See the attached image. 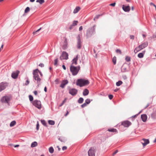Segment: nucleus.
Segmentation results:
<instances>
[{
	"instance_id": "f257e3e1",
	"label": "nucleus",
	"mask_w": 156,
	"mask_h": 156,
	"mask_svg": "<svg viewBox=\"0 0 156 156\" xmlns=\"http://www.w3.org/2000/svg\"><path fill=\"white\" fill-rule=\"evenodd\" d=\"M90 82L88 80L80 79H78L76 82V84L80 87L88 85Z\"/></svg>"
},
{
	"instance_id": "f03ea898",
	"label": "nucleus",
	"mask_w": 156,
	"mask_h": 156,
	"mask_svg": "<svg viewBox=\"0 0 156 156\" xmlns=\"http://www.w3.org/2000/svg\"><path fill=\"white\" fill-rule=\"evenodd\" d=\"M38 72H39L38 69H36L34 70L33 72L34 77L35 80H37V83H38V86L41 80V79L39 77L38 74Z\"/></svg>"
},
{
	"instance_id": "7ed1b4c3",
	"label": "nucleus",
	"mask_w": 156,
	"mask_h": 156,
	"mask_svg": "<svg viewBox=\"0 0 156 156\" xmlns=\"http://www.w3.org/2000/svg\"><path fill=\"white\" fill-rule=\"evenodd\" d=\"M70 70L73 75H76L78 73L80 69V67H75L71 66L70 67Z\"/></svg>"
},
{
	"instance_id": "20e7f679",
	"label": "nucleus",
	"mask_w": 156,
	"mask_h": 156,
	"mask_svg": "<svg viewBox=\"0 0 156 156\" xmlns=\"http://www.w3.org/2000/svg\"><path fill=\"white\" fill-rule=\"evenodd\" d=\"M11 99V97L10 95H5L2 98L0 101L2 103L9 104Z\"/></svg>"
},
{
	"instance_id": "39448f33",
	"label": "nucleus",
	"mask_w": 156,
	"mask_h": 156,
	"mask_svg": "<svg viewBox=\"0 0 156 156\" xmlns=\"http://www.w3.org/2000/svg\"><path fill=\"white\" fill-rule=\"evenodd\" d=\"M96 26L95 25H94L93 27L88 30L86 34L87 37H89L91 36L95 32Z\"/></svg>"
},
{
	"instance_id": "423d86ee",
	"label": "nucleus",
	"mask_w": 156,
	"mask_h": 156,
	"mask_svg": "<svg viewBox=\"0 0 156 156\" xmlns=\"http://www.w3.org/2000/svg\"><path fill=\"white\" fill-rule=\"evenodd\" d=\"M33 104L36 107L39 109L41 108V102L39 101L35 100L32 102Z\"/></svg>"
},
{
	"instance_id": "0eeeda50",
	"label": "nucleus",
	"mask_w": 156,
	"mask_h": 156,
	"mask_svg": "<svg viewBox=\"0 0 156 156\" xmlns=\"http://www.w3.org/2000/svg\"><path fill=\"white\" fill-rule=\"evenodd\" d=\"M95 149L93 147H91L88 151L89 156H95Z\"/></svg>"
},
{
	"instance_id": "6e6552de",
	"label": "nucleus",
	"mask_w": 156,
	"mask_h": 156,
	"mask_svg": "<svg viewBox=\"0 0 156 156\" xmlns=\"http://www.w3.org/2000/svg\"><path fill=\"white\" fill-rule=\"evenodd\" d=\"M61 60H67L68 58V54L65 51H63L60 57Z\"/></svg>"
},
{
	"instance_id": "1a4fd4ad",
	"label": "nucleus",
	"mask_w": 156,
	"mask_h": 156,
	"mask_svg": "<svg viewBox=\"0 0 156 156\" xmlns=\"http://www.w3.org/2000/svg\"><path fill=\"white\" fill-rule=\"evenodd\" d=\"M141 143L142 144L143 146L144 147L147 145L149 144V141L148 139H143L141 140Z\"/></svg>"
},
{
	"instance_id": "9d476101",
	"label": "nucleus",
	"mask_w": 156,
	"mask_h": 156,
	"mask_svg": "<svg viewBox=\"0 0 156 156\" xmlns=\"http://www.w3.org/2000/svg\"><path fill=\"white\" fill-rule=\"evenodd\" d=\"M7 83H6L2 82L0 83V92L5 89L7 86Z\"/></svg>"
},
{
	"instance_id": "9b49d317",
	"label": "nucleus",
	"mask_w": 156,
	"mask_h": 156,
	"mask_svg": "<svg viewBox=\"0 0 156 156\" xmlns=\"http://www.w3.org/2000/svg\"><path fill=\"white\" fill-rule=\"evenodd\" d=\"M131 122L128 121H124L122 122V125L124 127H127L131 125Z\"/></svg>"
},
{
	"instance_id": "f8f14e48",
	"label": "nucleus",
	"mask_w": 156,
	"mask_h": 156,
	"mask_svg": "<svg viewBox=\"0 0 156 156\" xmlns=\"http://www.w3.org/2000/svg\"><path fill=\"white\" fill-rule=\"evenodd\" d=\"M19 73L20 71L18 70H17L16 72H13L11 75L12 77L15 79L17 78Z\"/></svg>"
},
{
	"instance_id": "ddd939ff",
	"label": "nucleus",
	"mask_w": 156,
	"mask_h": 156,
	"mask_svg": "<svg viewBox=\"0 0 156 156\" xmlns=\"http://www.w3.org/2000/svg\"><path fill=\"white\" fill-rule=\"evenodd\" d=\"M122 9L123 10L126 12H129L130 10V7L129 5L125 6L123 5L122 6Z\"/></svg>"
},
{
	"instance_id": "4468645a",
	"label": "nucleus",
	"mask_w": 156,
	"mask_h": 156,
	"mask_svg": "<svg viewBox=\"0 0 156 156\" xmlns=\"http://www.w3.org/2000/svg\"><path fill=\"white\" fill-rule=\"evenodd\" d=\"M77 90L75 89H72L69 90V93L72 95H75L77 94Z\"/></svg>"
},
{
	"instance_id": "2eb2a0df",
	"label": "nucleus",
	"mask_w": 156,
	"mask_h": 156,
	"mask_svg": "<svg viewBox=\"0 0 156 156\" xmlns=\"http://www.w3.org/2000/svg\"><path fill=\"white\" fill-rule=\"evenodd\" d=\"M77 48L78 49H80L81 46V42L80 39V37H79V36H78L77 37Z\"/></svg>"
},
{
	"instance_id": "dca6fc26",
	"label": "nucleus",
	"mask_w": 156,
	"mask_h": 156,
	"mask_svg": "<svg viewBox=\"0 0 156 156\" xmlns=\"http://www.w3.org/2000/svg\"><path fill=\"white\" fill-rule=\"evenodd\" d=\"M68 83V81L67 80H63L60 85V87L63 88Z\"/></svg>"
},
{
	"instance_id": "f3484780",
	"label": "nucleus",
	"mask_w": 156,
	"mask_h": 156,
	"mask_svg": "<svg viewBox=\"0 0 156 156\" xmlns=\"http://www.w3.org/2000/svg\"><path fill=\"white\" fill-rule=\"evenodd\" d=\"M148 45V43L147 42H144L140 45V46L141 48L142 49L146 47Z\"/></svg>"
},
{
	"instance_id": "a211bd4d",
	"label": "nucleus",
	"mask_w": 156,
	"mask_h": 156,
	"mask_svg": "<svg viewBox=\"0 0 156 156\" xmlns=\"http://www.w3.org/2000/svg\"><path fill=\"white\" fill-rule=\"evenodd\" d=\"M67 44L68 42L66 38L64 42V44L63 45L62 47L63 49H65L66 48V47H67Z\"/></svg>"
},
{
	"instance_id": "6ab92c4d",
	"label": "nucleus",
	"mask_w": 156,
	"mask_h": 156,
	"mask_svg": "<svg viewBox=\"0 0 156 156\" xmlns=\"http://www.w3.org/2000/svg\"><path fill=\"white\" fill-rule=\"evenodd\" d=\"M142 49H141V48L140 47V45L138 47H136L135 49L134 50V52L136 53L138 52V51L141 50Z\"/></svg>"
},
{
	"instance_id": "aec40b11",
	"label": "nucleus",
	"mask_w": 156,
	"mask_h": 156,
	"mask_svg": "<svg viewBox=\"0 0 156 156\" xmlns=\"http://www.w3.org/2000/svg\"><path fill=\"white\" fill-rule=\"evenodd\" d=\"M89 93V90L87 89H85L83 92V95L84 96L87 95Z\"/></svg>"
},
{
	"instance_id": "412c9836",
	"label": "nucleus",
	"mask_w": 156,
	"mask_h": 156,
	"mask_svg": "<svg viewBox=\"0 0 156 156\" xmlns=\"http://www.w3.org/2000/svg\"><path fill=\"white\" fill-rule=\"evenodd\" d=\"M145 51H143L142 53H140L138 55V57L139 58H142L143 57Z\"/></svg>"
},
{
	"instance_id": "4be33fe9",
	"label": "nucleus",
	"mask_w": 156,
	"mask_h": 156,
	"mask_svg": "<svg viewBox=\"0 0 156 156\" xmlns=\"http://www.w3.org/2000/svg\"><path fill=\"white\" fill-rule=\"evenodd\" d=\"M80 9V8L79 7H76L74 10L73 13H77Z\"/></svg>"
},
{
	"instance_id": "5701e85b",
	"label": "nucleus",
	"mask_w": 156,
	"mask_h": 156,
	"mask_svg": "<svg viewBox=\"0 0 156 156\" xmlns=\"http://www.w3.org/2000/svg\"><path fill=\"white\" fill-rule=\"evenodd\" d=\"M108 131L110 132H117L116 129L114 128L109 129H108Z\"/></svg>"
},
{
	"instance_id": "b1692460",
	"label": "nucleus",
	"mask_w": 156,
	"mask_h": 156,
	"mask_svg": "<svg viewBox=\"0 0 156 156\" xmlns=\"http://www.w3.org/2000/svg\"><path fill=\"white\" fill-rule=\"evenodd\" d=\"M37 145V143L36 141H34V142H33L31 144V147H34L36 146Z\"/></svg>"
},
{
	"instance_id": "393cba45",
	"label": "nucleus",
	"mask_w": 156,
	"mask_h": 156,
	"mask_svg": "<svg viewBox=\"0 0 156 156\" xmlns=\"http://www.w3.org/2000/svg\"><path fill=\"white\" fill-rule=\"evenodd\" d=\"M49 151L51 153H53L54 151V150L53 147H49Z\"/></svg>"
},
{
	"instance_id": "a878e982",
	"label": "nucleus",
	"mask_w": 156,
	"mask_h": 156,
	"mask_svg": "<svg viewBox=\"0 0 156 156\" xmlns=\"http://www.w3.org/2000/svg\"><path fill=\"white\" fill-rule=\"evenodd\" d=\"M48 123L51 125H53L55 124V122L54 121L49 120L48 121Z\"/></svg>"
},
{
	"instance_id": "bb28decb",
	"label": "nucleus",
	"mask_w": 156,
	"mask_h": 156,
	"mask_svg": "<svg viewBox=\"0 0 156 156\" xmlns=\"http://www.w3.org/2000/svg\"><path fill=\"white\" fill-rule=\"evenodd\" d=\"M16 124V122L15 121H12L10 125V126L11 127H12L14 126Z\"/></svg>"
},
{
	"instance_id": "cd10ccee",
	"label": "nucleus",
	"mask_w": 156,
	"mask_h": 156,
	"mask_svg": "<svg viewBox=\"0 0 156 156\" xmlns=\"http://www.w3.org/2000/svg\"><path fill=\"white\" fill-rule=\"evenodd\" d=\"M83 98H80L78 100V102L79 103L81 104L83 102Z\"/></svg>"
},
{
	"instance_id": "c85d7f7f",
	"label": "nucleus",
	"mask_w": 156,
	"mask_h": 156,
	"mask_svg": "<svg viewBox=\"0 0 156 156\" xmlns=\"http://www.w3.org/2000/svg\"><path fill=\"white\" fill-rule=\"evenodd\" d=\"M122 83V81H119L116 83V85L117 86H119L121 85Z\"/></svg>"
},
{
	"instance_id": "c756f323",
	"label": "nucleus",
	"mask_w": 156,
	"mask_h": 156,
	"mask_svg": "<svg viewBox=\"0 0 156 156\" xmlns=\"http://www.w3.org/2000/svg\"><path fill=\"white\" fill-rule=\"evenodd\" d=\"M116 57L114 56L112 58V62L114 65L116 63Z\"/></svg>"
},
{
	"instance_id": "7c9ffc66",
	"label": "nucleus",
	"mask_w": 156,
	"mask_h": 156,
	"mask_svg": "<svg viewBox=\"0 0 156 156\" xmlns=\"http://www.w3.org/2000/svg\"><path fill=\"white\" fill-rule=\"evenodd\" d=\"M78 23V22L77 21H73V23L72 25L73 27L77 25Z\"/></svg>"
},
{
	"instance_id": "2f4dec72",
	"label": "nucleus",
	"mask_w": 156,
	"mask_h": 156,
	"mask_svg": "<svg viewBox=\"0 0 156 156\" xmlns=\"http://www.w3.org/2000/svg\"><path fill=\"white\" fill-rule=\"evenodd\" d=\"M125 60L127 62H129L130 61V58L128 56H126L125 58Z\"/></svg>"
},
{
	"instance_id": "473e14b6",
	"label": "nucleus",
	"mask_w": 156,
	"mask_h": 156,
	"mask_svg": "<svg viewBox=\"0 0 156 156\" xmlns=\"http://www.w3.org/2000/svg\"><path fill=\"white\" fill-rule=\"evenodd\" d=\"M36 2H39L40 4H42L44 2V0H37Z\"/></svg>"
},
{
	"instance_id": "72a5a7b5",
	"label": "nucleus",
	"mask_w": 156,
	"mask_h": 156,
	"mask_svg": "<svg viewBox=\"0 0 156 156\" xmlns=\"http://www.w3.org/2000/svg\"><path fill=\"white\" fill-rule=\"evenodd\" d=\"M41 122L42 124L44 125V126H46V122L44 120H41Z\"/></svg>"
},
{
	"instance_id": "f704fd0d",
	"label": "nucleus",
	"mask_w": 156,
	"mask_h": 156,
	"mask_svg": "<svg viewBox=\"0 0 156 156\" xmlns=\"http://www.w3.org/2000/svg\"><path fill=\"white\" fill-rule=\"evenodd\" d=\"M30 10V9L29 7H27L26 8L25 10V13H27L29 12Z\"/></svg>"
},
{
	"instance_id": "c9c22d12",
	"label": "nucleus",
	"mask_w": 156,
	"mask_h": 156,
	"mask_svg": "<svg viewBox=\"0 0 156 156\" xmlns=\"http://www.w3.org/2000/svg\"><path fill=\"white\" fill-rule=\"evenodd\" d=\"M77 61L76 60L73 59V62L72 64H74L75 65H76L77 64Z\"/></svg>"
},
{
	"instance_id": "e433bc0d",
	"label": "nucleus",
	"mask_w": 156,
	"mask_h": 156,
	"mask_svg": "<svg viewBox=\"0 0 156 156\" xmlns=\"http://www.w3.org/2000/svg\"><path fill=\"white\" fill-rule=\"evenodd\" d=\"M90 102V100L89 99H87L85 100V103H87V104H89Z\"/></svg>"
},
{
	"instance_id": "4c0bfd02",
	"label": "nucleus",
	"mask_w": 156,
	"mask_h": 156,
	"mask_svg": "<svg viewBox=\"0 0 156 156\" xmlns=\"http://www.w3.org/2000/svg\"><path fill=\"white\" fill-rule=\"evenodd\" d=\"M147 118H140V119L144 122H145L147 120Z\"/></svg>"
},
{
	"instance_id": "58836bf2",
	"label": "nucleus",
	"mask_w": 156,
	"mask_h": 156,
	"mask_svg": "<svg viewBox=\"0 0 156 156\" xmlns=\"http://www.w3.org/2000/svg\"><path fill=\"white\" fill-rule=\"evenodd\" d=\"M29 100L30 101H33V97L32 95H29Z\"/></svg>"
},
{
	"instance_id": "ea45409f",
	"label": "nucleus",
	"mask_w": 156,
	"mask_h": 156,
	"mask_svg": "<svg viewBox=\"0 0 156 156\" xmlns=\"http://www.w3.org/2000/svg\"><path fill=\"white\" fill-rule=\"evenodd\" d=\"M115 51L117 53H119L120 54H122V52L120 49H117Z\"/></svg>"
},
{
	"instance_id": "a19ab883",
	"label": "nucleus",
	"mask_w": 156,
	"mask_h": 156,
	"mask_svg": "<svg viewBox=\"0 0 156 156\" xmlns=\"http://www.w3.org/2000/svg\"><path fill=\"white\" fill-rule=\"evenodd\" d=\"M39 122L38 121H37V124L36 125V129L37 130H38L39 129Z\"/></svg>"
},
{
	"instance_id": "79ce46f5",
	"label": "nucleus",
	"mask_w": 156,
	"mask_h": 156,
	"mask_svg": "<svg viewBox=\"0 0 156 156\" xmlns=\"http://www.w3.org/2000/svg\"><path fill=\"white\" fill-rule=\"evenodd\" d=\"M41 28H40V29H38V30H36V31L35 32H34L33 33V34L34 35H35L36 34H37V33L41 29Z\"/></svg>"
},
{
	"instance_id": "37998d69",
	"label": "nucleus",
	"mask_w": 156,
	"mask_h": 156,
	"mask_svg": "<svg viewBox=\"0 0 156 156\" xmlns=\"http://www.w3.org/2000/svg\"><path fill=\"white\" fill-rule=\"evenodd\" d=\"M58 62V59L56 58L55 60L54 65H56Z\"/></svg>"
},
{
	"instance_id": "c03bdc74",
	"label": "nucleus",
	"mask_w": 156,
	"mask_h": 156,
	"mask_svg": "<svg viewBox=\"0 0 156 156\" xmlns=\"http://www.w3.org/2000/svg\"><path fill=\"white\" fill-rule=\"evenodd\" d=\"M79 55H76V57L74 58L73 59L76 60L77 61V60L78 59V58H79Z\"/></svg>"
},
{
	"instance_id": "a18cd8bd",
	"label": "nucleus",
	"mask_w": 156,
	"mask_h": 156,
	"mask_svg": "<svg viewBox=\"0 0 156 156\" xmlns=\"http://www.w3.org/2000/svg\"><path fill=\"white\" fill-rule=\"evenodd\" d=\"M87 103H84V104H82L81 105V106L82 108H84V107H85V106H86L87 105Z\"/></svg>"
},
{
	"instance_id": "49530a36",
	"label": "nucleus",
	"mask_w": 156,
	"mask_h": 156,
	"mask_svg": "<svg viewBox=\"0 0 156 156\" xmlns=\"http://www.w3.org/2000/svg\"><path fill=\"white\" fill-rule=\"evenodd\" d=\"M29 82H29V80H28V79H27V80L26 81V83H25V85H28L29 84Z\"/></svg>"
},
{
	"instance_id": "de8ad7c7",
	"label": "nucleus",
	"mask_w": 156,
	"mask_h": 156,
	"mask_svg": "<svg viewBox=\"0 0 156 156\" xmlns=\"http://www.w3.org/2000/svg\"><path fill=\"white\" fill-rule=\"evenodd\" d=\"M100 15H97L94 18V20H95V19H98L99 17H100Z\"/></svg>"
},
{
	"instance_id": "09e8293b",
	"label": "nucleus",
	"mask_w": 156,
	"mask_h": 156,
	"mask_svg": "<svg viewBox=\"0 0 156 156\" xmlns=\"http://www.w3.org/2000/svg\"><path fill=\"white\" fill-rule=\"evenodd\" d=\"M110 99L111 100L113 98V96L112 95H109L108 96Z\"/></svg>"
},
{
	"instance_id": "8fccbe9b",
	"label": "nucleus",
	"mask_w": 156,
	"mask_h": 156,
	"mask_svg": "<svg viewBox=\"0 0 156 156\" xmlns=\"http://www.w3.org/2000/svg\"><path fill=\"white\" fill-rule=\"evenodd\" d=\"M116 3L114 2V3H111L110 4V5L112 6H115V5Z\"/></svg>"
},
{
	"instance_id": "3c124183",
	"label": "nucleus",
	"mask_w": 156,
	"mask_h": 156,
	"mask_svg": "<svg viewBox=\"0 0 156 156\" xmlns=\"http://www.w3.org/2000/svg\"><path fill=\"white\" fill-rule=\"evenodd\" d=\"M39 66L41 67H43L44 66V64H43V63H40L39 64Z\"/></svg>"
},
{
	"instance_id": "603ef678",
	"label": "nucleus",
	"mask_w": 156,
	"mask_h": 156,
	"mask_svg": "<svg viewBox=\"0 0 156 156\" xmlns=\"http://www.w3.org/2000/svg\"><path fill=\"white\" fill-rule=\"evenodd\" d=\"M67 147L66 146H64L62 147V149L63 150H64L67 149Z\"/></svg>"
},
{
	"instance_id": "864d4df0",
	"label": "nucleus",
	"mask_w": 156,
	"mask_h": 156,
	"mask_svg": "<svg viewBox=\"0 0 156 156\" xmlns=\"http://www.w3.org/2000/svg\"><path fill=\"white\" fill-rule=\"evenodd\" d=\"M141 117H147V115L146 114H143L141 115Z\"/></svg>"
},
{
	"instance_id": "5fc2aeb1",
	"label": "nucleus",
	"mask_w": 156,
	"mask_h": 156,
	"mask_svg": "<svg viewBox=\"0 0 156 156\" xmlns=\"http://www.w3.org/2000/svg\"><path fill=\"white\" fill-rule=\"evenodd\" d=\"M130 37L131 39L133 40L134 39V36L133 35H130Z\"/></svg>"
},
{
	"instance_id": "6e6d98bb",
	"label": "nucleus",
	"mask_w": 156,
	"mask_h": 156,
	"mask_svg": "<svg viewBox=\"0 0 156 156\" xmlns=\"http://www.w3.org/2000/svg\"><path fill=\"white\" fill-rule=\"evenodd\" d=\"M34 93L36 95H37V92L36 90L34 91Z\"/></svg>"
},
{
	"instance_id": "4d7b16f0",
	"label": "nucleus",
	"mask_w": 156,
	"mask_h": 156,
	"mask_svg": "<svg viewBox=\"0 0 156 156\" xmlns=\"http://www.w3.org/2000/svg\"><path fill=\"white\" fill-rule=\"evenodd\" d=\"M150 5H152L154 7L156 6V5L152 2L150 3Z\"/></svg>"
},
{
	"instance_id": "13d9d810",
	"label": "nucleus",
	"mask_w": 156,
	"mask_h": 156,
	"mask_svg": "<svg viewBox=\"0 0 156 156\" xmlns=\"http://www.w3.org/2000/svg\"><path fill=\"white\" fill-rule=\"evenodd\" d=\"M83 29V27L82 26H81L80 27V28H79V31H80L81 30H82Z\"/></svg>"
},
{
	"instance_id": "bf43d9fd",
	"label": "nucleus",
	"mask_w": 156,
	"mask_h": 156,
	"mask_svg": "<svg viewBox=\"0 0 156 156\" xmlns=\"http://www.w3.org/2000/svg\"><path fill=\"white\" fill-rule=\"evenodd\" d=\"M118 152V150H116L113 153V155H114L117 152Z\"/></svg>"
},
{
	"instance_id": "052dcab7",
	"label": "nucleus",
	"mask_w": 156,
	"mask_h": 156,
	"mask_svg": "<svg viewBox=\"0 0 156 156\" xmlns=\"http://www.w3.org/2000/svg\"><path fill=\"white\" fill-rule=\"evenodd\" d=\"M73 26H72V25H71L70 26L69 28L70 30H71L72 29H73Z\"/></svg>"
},
{
	"instance_id": "680f3d73",
	"label": "nucleus",
	"mask_w": 156,
	"mask_h": 156,
	"mask_svg": "<svg viewBox=\"0 0 156 156\" xmlns=\"http://www.w3.org/2000/svg\"><path fill=\"white\" fill-rule=\"evenodd\" d=\"M58 140L61 142H64V141L63 140V139L61 138H58Z\"/></svg>"
},
{
	"instance_id": "e2e57ef3",
	"label": "nucleus",
	"mask_w": 156,
	"mask_h": 156,
	"mask_svg": "<svg viewBox=\"0 0 156 156\" xmlns=\"http://www.w3.org/2000/svg\"><path fill=\"white\" fill-rule=\"evenodd\" d=\"M66 98H65L64 99V100L62 101V104H64V103L66 102Z\"/></svg>"
},
{
	"instance_id": "0e129e2a",
	"label": "nucleus",
	"mask_w": 156,
	"mask_h": 156,
	"mask_svg": "<svg viewBox=\"0 0 156 156\" xmlns=\"http://www.w3.org/2000/svg\"><path fill=\"white\" fill-rule=\"evenodd\" d=\"M63 69H64V70H66V67H65V66H64V65H63L62 66Z\"/></svg>"
},
{
	"instance_id": "69168bd1",
	"label": "nucleus",
	"mask_w": 156,
	"mask_h": 156,
	"mask_svg": "<svg viewBox=\"0 0 156 156\" xmlns=\"http://www.w3.org/2000/svg\"><path fill=\"white\" fill-rule=\"evenodd\" d=\"M69 114V112L68 111H67V112L66 114L65 115V116H67V115Z\"/></svg>"
},
{
	"instance_id": "338daca9",
	"label": "nucleus",
	"mask_w": 156,
	"mask_h": 156,
	"mask_svg": "<svg viewBox=\"0 0 156 156\" xmlns=\"http://www.w3.org/2000/svg\"><path fill=\"white\" fill-rule=\"evenodd\" d=\"M44 91L45 92H46L47 91V87H45L44 88Z\"/></svg>"
},
{
	"instance_id": "774afa93",
	"label": "nucleus",
	"mask_w": 156,
	"mask_h": 156,
	"mask_svg": "<svg viewBox=\"0 0 156 156\" xmlns=\"http://www.w3.org/2000/svg\"><path fill=\"white\" fill-rule=\"evenodd\" d=\"M19 146V145H15L14 146V147H18Z\"/></svg>"
}]
</instances>
